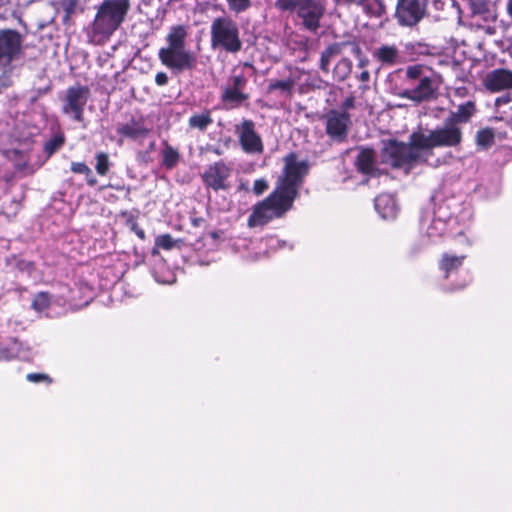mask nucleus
Masks as SVG:
<instances>
[{
    "instance_id": "nucleus-14",
    "label": "nucleus",
    "mask_w": 512,
    "mask_h": 512,
    "mask_svg": "<svg viewBox=\"0 0 512 512\" xmlns=\"http://www.w3.org/2000/svg\"><path fill=\"white\" fill-rule=\"evenodd\" d=\"M326 132L335 140H340L345 137L349 124V116L345 112L332 110L327 113L326 117Z\"/></svg>"
},
{
    "instance_id": "nucleus-21",
    "label": "nucleus",
    "mask_w": 512,
    "mask_h": 512,
    "mask_svg": "<svg viewBox=\"0 0 512 512\" xmlns=\"http://www.w3.org/2000/svg\"><path fill=\"white\" fill-rule=\"evenodd\" d=\"M374 152L371 149H363L359 152L356 165L357 168L366 174H370L374 171Z\"/></svg>"
},
{
    "instance_id": "nucleus-35",
    "label": "nucleus",
    "mask_w": 512,
    "mask_h": 512,
    "mask_svg": "<svg viewBox=\"0 0 512 512\" xmlns=\"http://www.w3.org/2000/svg\"><path fill=\"white\" fill-rule=\"evenodd\" d=\"M71 171L77 174H84L86 177L91 176V169L83 162H72Z\"/></svg>"
},
{
    "instance_id": "nucleus-7",
    "label": "nucleus",
    "mask_w": 512,
    "mask_h": 512,
    "mask_svg": "<svg viewBox=\"0 0 512 512\" xmlns=\"http://www.w3.org/2000/svg\"><path fill=\"white\" fill-rule=\"evenodd\" d=\"M90 98V89L83 85H74L66 90L63 98L62 112L70 115L77 122L84 119V108Z\"/></svg>"
},
{
    "instance_id": "nucleus-16",
    "label": "nucleus",
    "mask_w": 512,
    "mask_h": 512,
    "mask_svg": "<svg viewBox=\"0 0 512 512\" xmlns=\"http://www.w3.org/2000/svg\"><path fill=\"white\" fill-rule=\"evenodd\" d=\"M117 133L124 137L136 140L146 137L149 133V129L145 126L142 118L131 119L127 123L120 124L117 127Z\"/></svg>"
},
{
    "instance_id": "nucleus-36",
    "label": "nucleus",
    "mask_w": 512,
    "mask_h": 512,
    "mask_svg": "<svg viewBox=\"0 0 512 512\" xmlns=\"http://www.w3.org/2000/svg\"><path fill=\"white\" fill-rule=\"evenodd\" d=\"M269 188L268 182L265 179H257L253 184V193L257 196L262 195Z\"/></svg>"
},
{
    "instance_id": "nucleus-11",
    "label": "nucleus",
    "mask_w": 512,
    "mask_h": 512,
    "mask_svg": "<svg viewBox=\"0 0 512 512\" xmlns=\"http://www.w3.org/2000/svg\"><path fill=\"white\" fill-rule=\"evenodd\" d=\"M242 149L246 153H262L263 143L261 137L255 131V125L251 120H243L236 128Z\"/></svg>"
},
{
    "instance_id": "nucleus-34",
    "label": "nucleus",
    "mask_w": 512,
    "mask_h": 512,
    "mask_svg": "<svg viewBox=\"0 0 512 512\" xmlns=\"http://www.w3.org/2000/svg\"><path fill=\"white\" fill-rule=\"evenodd\" d=\"M156 246L165 250H170L174 247L175 241L169 234H163L156 238Z\"/></svg>"
},
{
    "instance_id": "nucleus-9",
    "label": "nucleus",
    "mask_w": 512,
    "mask_h": 512,
    "mask_svg": "<svg viewBox=\"0 0 512 512\" xmlns=\"http://www.w3.org/2000/svg\"><path fill=\"white\" fill-rule=\"evenodd\" d=\"M23 39L15 30L0 31V66L6 68L21 57Z\"/></svg>"
},
{
    "instance_id": "nucleus-10",
    "label": "nucleus",
    "mask_w": 512,
    "mask_h": 512,
    "mask_svg": "<svg viewBox=\"0 0 512 512\" xmlns=\"http://www.w3.org/2000/svg\"><path fill=\"white\" fill-rule=\"evenodd\" d=\"M427 0H398L396 17L402 25L416 24L424 15Z\"/></svg>"
},
{
    "instance_id": "nucleus-2",
    "label": "nucleus",
    "mask_w": 512,
    "mask_h": 512,
    "mask_svg": "<svg viewBox=\"0 0 512 512\" xmlns=\"http://www.w3.org/2000/svg\"><path fill=\"white\" fill-rule=\"evenodd\" d=\"M283 174L278 178L274 191L252 207L247 225L263 227L270 221L283 217L293 206L303 177L308 172L306 161L298 160L293 153L284 158Z\"/></svg>"
},
{
    "instance_id": "nucleus-45",
    "label": "nucleus",
    "mask_w": 512,
    "mask_h": 512,
    "mask_svg": "<svg viewBox=\"0 0 512 512\" xmlns=\"http://www.w3.org/2000/svg\"><path fill=\"white\" fill-rule=\"evenodd\" d=\"M507 9H508L510 16L512 17V0H509Z\"/></svg>"
},
{
    "instance_id": "nucleus-39",
    "label": "nucleus",
    "mask_w": 512,
    "mask_h": 512,
    "mask_svg": "<svg viewBox=\"0 0 512 512\" xmlns=\"http://www.w3.org/2000/svg\"><path fill=\"white\" fill-rule=\"evenodd\" d=\"M155 82L159 86H164L168 83V76L164 72H158L155 76Z\"/></svg>"
},
{
    "instance_id": "nucleus-25",
    "label": "nucleus",
    "mask_w": 512,
    "mask_h": 512,
    "mask_svg": "<svg viewBox=\"0 0 512 512\" xmlns=\"http://www.w3.org/2000/svg\"><path fill=\"white\" fill-rule=\"evenodd\" d=\"M212 118L209 111L193 115L189 118V126L204 131L211 123Z\"/></svg>"
},
{
    "instance_id": "nucleus-27",
    "label": "nucleus",
    "mask_w": 512,
    "mask_h": 512,
    "mask_svg": "<svg viewBox=\"0 0 512 512\" xmlns=\"http://www.w3.org/2000/svg\"><path fill=\"white\" fill-rule=\"evenodd\" d=\"M96 165H95V169L97 171V173L101 176H104L108 173L109 169H110V161H109V157H108V154L104 153V152H99L96 154Z\"/></svg>"
},
{
    "instance_id": "nucleus-5",
    "label": "nucleus",
    "mask_w": 512,
    "mask_h": 512,
    "mask_svg": "<svg viewBox=\"0 0 512 512\" xmlns=\"http://www.w3.org/2000/svg\"><path fill=\"white\" fill-rule=\"evenodd\" d=\"M275 7L282 12H295L300 29L317 34L326 13L325 0H276Z\"/></svg>"
},
{
    "instance_id": "nucleus-24",
    "label": "nucleus",
    "mask_w": 512,
    "mask_h": 512,
    "mask_svg": "<svg viewBox=\"0 0 512 512\" xmlns=\"http://www.w3.org/2000/svg\"><path fill=\"white\" fill-rule=\"evenodd\" d=\"M465 259V256H452L448 254H444L440 263V268L445 272L446 277H448L449 273L458 269Z\"/></svg>"
},
{
    "instance_id": "nucleus-31",
    "label": "nucleus",
    "mask_w": 512,
    "mask_h": 512,
    "mask_svg": "<svg viewBox=\"0 0 512 512\" xmlns=\"http://www.w3.org/2000/svg\"><path fill=\"white\" fill-rule=\"evenodd\" d=\"M494 134L490 129H483L478 131L476 135V142L479 146L486 148L493 143Z\"/></svg>"
},
{
    "instance_id": "nucleus-3",
    "label": "nucleus",
    "mask_w": 512,
    "mask_h": 512,
    "mask_svg": "<svg viewBox=\"0 0 512 512\" xmlns=\"http://www.w3.org/2000/svg\"><path fill=\"white\" fill-rule=\"evenodd\" d=\"M441 84L439 74L428 71L423 65H410L405 70L404 86L399 87L395 93L400 98L420 104L436 98Z\"/></svg>"
},
{
    "instance_id": "nucleus-8",
    "label": "nucleus",
    "mask_w": 512,
    "mask_h": 512,
    "mask_svg": "<svg viewBox=\"0 0 512 512\" xmlns=\"http://www.w3.org/2000/svg\"><path fill=\"white\" fill-rule=\"evenodd\" d=\"M159 59L167 68L180 73L196 67V56L186 48H161Z\"/></svg>"
},
{
    "instance_id": "nucleus-1",
    "label": "nucleus",
    "mask_w": 512,
    "mask_h": 512,
    "mask_svg": "<svg viewBox=\"0 0 512 512\" xmlns=\"http://www.w3.org/2000/svg\"><path fill=\"white\" fill-rule=\"evenodd\" d=\"M462 141V130L449 119L433 130L419 128L409 137V143L388 142L383 150V160L393 167L413 166L427 161L432 150L438 147H456Z\"/></svg>"
},
{
    "instance_id": "nucleus-44",
    "label": "nucleus",
    "mask_w": 512,
    "mask_h": 512,
    "mask_svg": "<svg viewBox=\"0 0 512 512\" xmlns=\"http://www.w3.org/2000/svg\"><path fill=\"white\" fill-rule=\"evenodd\" d=\"M367 64H368V59H361V60L359 61L358 66H359L360 68H364V67H366V66H367Z\"/></svg>"
},
{
    "instance_id": "nucleus-20",
    "label": "nucleus",
    "mask_w": 512,
    "mask_h": 512,
    "mask_svg": "<svg viewBox=\"0 0 512 512\" xmlns=\"http://www.w3.org/2000/svg\"><path fill=\"white\" fill-rule=\"evenodd\" d=\"M187 34V28L183 25L171 27L166 37L165 48H185Z\"/></svg>"
},
{
    "instance_id": "nucleus-6",
    "label": "nucleus",
    "mask_w": 512,
    "mask_h": 512,
    "mask_svg": "<svg viewBox=\"0 0 512 512\" xmlns=\"http://www.w3.org/2000/svg\"><path fill=\"white\" fill-rule=\"evenodd\" d=\"M210 37L213 49H222L232 54L242 49L238 24L229 16L216 17L212 21Z\"/></svg>"
},
{
    "instance_id": "nucleus-32",
    "label": "nucleus",
    "mask_w": 512,
    "mask_h": 512,
    "mask_svg": "<svg viewBox=\"0 0 512 512\" xmlns=\"http://www.w3.org/2000/svg\"><path fill=\"white\" fill-rule=\"evenodd\" d=\"M179 154L172 147L168 146L163 151V163L167 168H172L178 161Z\"/></svg>"
},
{
    "instance_id": "nucleus-19",
    "label": "nucleus",
    "mask_w": 512,
    "mask_h": 512,
    "mask_svg": "<svg viewBox=\"0 0 512 512\" xmlns=\"http://www.w3.org/2000/svg\"><path fill=\"white\" fill-rule=\"evenodd\" d=\"M375 209L384 219L394 218L398 211L395 199L389 194H381L375 198Z\"/></svg>"
},
{
    "instance_id": "nucleus-22",
    "label": "nucleus",
    "mask_w": 512,
    "mask_h": 512,
    "mask_svg": "<svg viewBox=\"0 0 512 512\" xmlns=\"http://www.w3.org/2000/svg\"><path fill=\"white\" fill-rule=\"evenodd\" d=\"M342 46H343V44L334 43V44H331L328 47H326L324 49V51L321 53L320 69L323 72L327 73L329 71V66H330L331 60L341 53Z\"/></svg>"
},
{
    "instance_id": "nucleus-23",
    "label": "nucleus",
    "mask_w": 512,
    "mask_h": 512,
    "mask_svg": "<svg viewBox=\"0 0 512 512\" xmlns=\"http://www.w3.org/2000/svg\"><path fill=\"white\" fill-rule=\"evenodd\" d=\"M352 71V62L348 58L340 59L333 69L334 79L337 81H344L348 78Z\"/></svg>"
},
{
    "instance_id": "nucleus-15",
    "label": "nucleus",
    "mask_w": 512,
    "mask_h": 512,
    "mask_svg": "<svg viewBox=\"0 0 512 512\" xmlns=\"http://www.w3.org/2000/svg\"><path fill=\"white\" fill-rule=\"evenodd\" d=\"M335 3L351 5L355 4L362 8L363 12L370 17L381 18L386 13V5L383 0H334Z\"/></svg>"
},
{
    "instance_id": "nucleus-40",
    "label": "nucleus",
    "mask_w": 512,
    "mask_h": 512,
    "mask_svg": "<svg viewBox=\"0 0 512 512\" xmlns=\"http://www.w3.org/2000/svg\"><path fill=\"white\" fill-rule=\"evenodd\" d=\"M511 102V96L508 94V95H504V96H501V97H498L495 101V105L497 107H500L502 105H505L507 103Z\"/></svg>"
},
{
    "instance_id": "nucleus-13",
    "label": "nucleus",
    "mask_w": 512,
    "mask_h": 512,
    "mask_svg": "<svg viewBox=\"0 0 512 512\" xmlns=\"http://www.w3.org/2000/svg\"><path fill=\"white\" fill-rule=\"evenodd\" d=\"M483 85L494 93L512 89V70L498 68L488 72L483 79Z\"/></svg>"
},
{
    "instance_id": "nucleus-26",
    "label": "nucleus",
    "mask_w": 512,
    "mask_h": 512,
    "mask_svg": "<svg viewBox=\"0 0 512 512\" xmlns=\"http://www.w3.org/2000/svg\"><path fill=\"white\" fill-rule=\"evenodd\" d=\"M51 303V297L46 292L36 294L32 301V308L37 312L45 311Z\"/></svg>"
},
{
    "instance_id": "nucleus-29",
    "label": "nucleus",
    "mask_w": 512,
    "mask_h": 512,
    "mask_svg": "<svg viewBox=\"0 0 512 512\" xmlns=\"http://www.w3.org/2000/svg\"><path fill=\"white\" fill-rule=\"evenodd\" d=\"M475 110L474 104L471 102L466 103L459 107L458 113L455 114L451 119H454L457 124L458 121H467Z\"/></svg>"
},
{
    "instance_id": "nucleus-28",
    "label": "nucleus",
    "mask_w": 512,
    "mask_h": 512,
    "mask_svg": "<svg viewBox=\"0 0 512 512\" xmlns=\"http://www.w3.org/2000/svg\"><path fill=\"white\" fill-rule=\"evenodd\" d=\"M65 142L63 134L55 135L53 138L48 140L44 145V151L47 156H51L54 152L60 149Z\"/></svg>"
},
{
    "instance_id": "nucleus-42",
    "label": "nucleus",
    "mask_w": 512,
    "mask_h": 512,
    "mask_svg": "<svg viewBox=\"0 0 512 512\" xmlns=\"http://www.w3.org/2000/svg\"><path fill=\"white\" fill-rule=\"evenodd\" d=\"M10 86V81L7 76H1L0 77V93Z\"/></svg>"
},
{
    "instance_id": "nucleus-18",
    "label": "nucleus",
    "mask_w": 512,
    "mask_h": 512,
    "mask_svg": "<svg viewBox=\"0 0 512 512\" xmlns=\"http://www.w3.org/2000/svg\"><path fill=\"white\" fill-rule=\"evenodd\" d=\"M249 95L244 91L226 85L221 94V101L226 109H234L247 101Z\"/></svg>"
},
{
    "instance_id": "nucleus-41",
    "label": "nucleus",
    "mask_w": 512,
    "mask_h": 512,
    "mask_svg": "<svg viewBox=\"0 0 512 512\" xmlns=\"http://www.w3.org/2000/svg\"><path fill=\"white\" fill-rule=\"evenodd\" d=\"M358 80L363 83H368L370 80V73L367 70L362 71L358 76Z\"/></svg>"
},
{
    "instance_id": "nucleus-17",
    "label": "nucleus",
    "mask_w": 512,
    "mask_h": 512,
    "mask_svg": "<svg viewBox=\"0 0 512 512\" xmlns=\"http://www.w3.org/2000/svg\"><path fill=\"white\" fill-rule=\"evenodd\" d=\"M372 55L382 65L393 66L401 61V54L395 45H382L376 48Z\"/></svg>"
},
{
    "instance_id": "nucleus-46",
    "label": "nucleus",
    "mask_w": 512,
    "mask_h": 512,
    "mask_svg": "<svg viewBox=\"0 0 512 512\" xmlns=\"http://www.w3.org/2000/svg\"><path fill=\"white\" fill-rule=\"evenodd\" d=\"M136 233H137V235H138L141 239H144L145 234H144V232H143L142 230H138Z\"/></svg>"
},
{
    "instance_id": "nucleus-47",
    "label": "nucleus",
    "mask_w": 512,
    "mask_h": 512,
    "mask_svg": "<svg viewBox=\"0 0 512 512\" xmlns=\"http://www.w3.org/2000/svg\"><path fill=\"white\" fill-rule=\"evenodd\" d=\"M1 359H8V357H7V356H5V355H1V356H0V360H1Z\"/></svg>"
},
{
    "instance_id": "nucleus-12",
    "label": "nucleus",
    "mask_w": 512,
    "mask_h": 512,
    "mask_svg": "<svg viewBox=\"0 0 512 512\" xmlns=\"http://www.w3.org/2000/svg\"><path fill=\"white\" fill-rule=\"evenodd\" d=\"M230 174L231 169L225 163L216 162L205 170L203 180L208 187L215 191L226 190L228 188L226 180Z\"/></svg>"
},
{
    "instance_id": "nucleus-33",
    "label": "nucleus",
    "mask_w": 512,
    "mask_h": 512,
    "mask_svg": "<svg viewBox=\"0 0 512 512\" xmlns=\"http://www.w3.org/2000/svg\"><path fill=\"white\" fill-rule=\"evenodd\" d=\"M247 84V79L243 74L232 75L226 85L231 86L233 88L240 89L242 91L245 90Z\"/></svg>"
},
{
    "instance_id": "nucleus-37",
    "label": "nucleus",
    "mask_w": 512,
    "mask_h": 512,
    "mask_svg": "<svg viewBox=\"0 0 512 512\" xmlns=\"http://www.w3.org/2000/svg\"><path fill=\"white\" fill-rule=\"evenodd\" d=\"M292 86H293V82L291 80H281V81H276V82L270 83L269 90L280 89L283 91H288L292 88Z\"/></svg>"
},
{
    "instance_id": "nucleus-38",
    "label": "nucleus",
    "mask_w": 512,
    "mask_h": 512,
    "mask_svg": "<svg viewBox=\"0 0 512 512\" xmlns=\"http://www.w3.org/2000/svg\"><path fill=\"white\" fill-rule=\"evenodd\" d=\"M27 380L33 383H39L42 381L51 383V378L47 374L43 373H30L27 375Z\"/></svg>"
},
{
    "instance_id": "nucleus-43",
    "label": "nucleus",
    "mask_w": 512,
    "mask_h": 512,
    "mask_svg": "<svg viewBox=\"0 0 512 512\" xmlns=\"http://www.w3.org/2000/svg\"><path fill=\"white\" fill-rule=\"evenodd\" d=\"M86 179H87L88 185H90V186H94L97 183V180L93 177L92 174H91V176L86 177Z\"/></svg>"
},
{
    "instance_id": "nucleus-30",
    "label": "nucleus",
    "mask_w": 512,
    "mask_h": 512,
    "mask_svg": "<svg viewBox=\"0 0 512 512\" xmlns=\"http://www.w3.org/2000/svg\"><path fill=\"white\" fill-rule=\"evenodd\" d=\"M228 8L236 14L245 12L252 6L251 0H226Z\"/></svg>"
},
{
    "instance_id": "nucleus-4",
    "label": "nucleus",
    "mask_w": 512,
    "mask_h": 512,
    "mask_svg": "<svg viewBox=\"0 0 512 512\" xmlns=\"http://www.w3.org/2000/svg\"><path fill=\"white\" fill-rule=\"evenodd\" d=\"M130 9V0H105L98 7L91 26V37L101 43L120 27Z\"/></svg>"
}]
</instances>
